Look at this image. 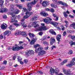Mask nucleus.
I'll list each match as a JSON object with an SVG mask.
<instances>
[{
    "label": "nucleus",
    "mask_w": 75,
    "mask_h": 75,
    "mask_svg": "<svg viewBox=\"0 0 75 75\" xmlns=\"http://www.w3.org/2000/svg\"><path fill=\"white\" fill-rule=\"evenodd\" d=\"M67 14H69L70 13L68 11H67L66 12H64L63 13V14H64V16L65 17H68V15L67 14Z\"/></svg>",
    "instance_id": "nucleus-21"
},
{
    "label": "nucleus",
    "mask_w": 75,
    "mask_h": 75,
    "mask_svg": "<svg viewBox=\"0 0 75 75\" xmlns=\"http://www.w3.org/2000/svg\"><path fill=\"white\" fill-rule=\"evenodd\" d=\"M3 3H4V1L0 0V5L1 6H2L3 4Z\"/></svg>",
    "instance_id": "nucleus-37"
},
{
    "label": "nucleus",
    "mask_w": 75,
    "mask_h": 75,
    "mask_svg": "<svg viewBox=\"0 0 75 75\" xmlns=\"http://www.w3.org/2000/svg\"><path fill=\"white\" fill-rule=\"evenodd\" d=\"M72 50H70L69 52H68V54H69V55H71V54H72Z\"/></svg>",
    "instance_id": "nucleus-38"
},
{
    "label": "nucleus",
    "mask_w": 75,
    "mask_h": 75,
    "mask_svg": "<svg viewBox=\"0 0 75 75\" xmlns=\"http://www.w3.org/2000/svg\"><path fill=\"white\" fill-rule=\"evenodd\" d=\"M43 20L45 23H46L47 24H52L54 25V27H57V25H58L57 22L51 21H52V18L50 17H47L46 18H45L43 19Z\"/></svg>",
    "instance_id": "nucleus-2"
},
{
    "label": "nucleus",
    "mask_w": 75,
    "mask_h": 75,
    "mask_svg": "<svg viewBox=\"0 0 75 75\" xmlns=\"http://www.w3.org/2000/svg\"><path fill=\"white\" fill-rule=\"evenodd\" d=\"M3 38V35H0V39L1 40Z\"/></svg>",
    "instance_id": "nucleus-52"
},
{
    "label": "nucleus",
    "mask_w": 75,
    "mask_h": 75,
    "mask_svg": "<svg viewBox=\"0 0 75 75\" xmlns=\"http://www.w3.org/2000/svg\"><path fill=\"white\" fill-rule=\"evenodd\" d=\"M7 26L6 23H3L1 25V29H6V28H7Z\"/></svg>",
    "instance_id": "nucleus-15"
},
{
    "label": "nucleus",
    "mask_w": 75,
    "mask_h": 75,
    "mask_svg": "<svg viewBox=\"0 0 75 75\" xmlns=\"http://www.w3.org/2000/svg\"><path fill=\"white\" fill-rule=\"evenodd\" d=\"M24 19H22L21 20V24H22V25L23 26V27L25 28L26 27H27V25L26 24H25V22H24Z\"/></svg>",
    "instance_id": "nucleus-14"
},
{
    "label": "nucleus",
    "mask_w": 75,
    "mask_h": 75,
    "mask_svg": "<svg viewBox=\"0 0 75 75\" xmlns=\"http://www.w3.org/2000/svg\"><path fill=\"white\" fill-rule=\"evenodd\" d=\"M61 27L62 28V30L63 31H64V30H65V27H64L63 25H61Z\"/></svg>",
    "instance_id": "nucleus-41"
},
{
    "label": "nucleus",
    "mask_w": 75,
    "mask_h": 75,
    "mask_svg": "<svg viewBox=\"0 0 75 75\" xmlns=\"http://www.w3.org/2000/svg\"><path fill=\"white\" fill-rule=\"evenodd\" d=\"M25 14L26 15L23 17V18L24 19L28 18L31 15H33V12L31 11L29 12L28 11L25 13Z\"/></svg>",
    "instance_id": "nucleus-6"
},
{
    "label": "nucleus",
    "mask_w": 75,
    "mask_h": 75,
    "mask_svg": "<svg viewBox=\"0 0 75 75\" xmlns=\"http://www.w3.org/2000/svg\"><path fill=\"white\" fill-rule=\"evenodd\" d=\"M4 64L6 65V64H7V61H4Z\"/></svg>",
    "instance_id": "nucleus-54"
},
{
    "label": "nucleus",
    "mask_w": 75,
    "mask_h": 75,
    "mask_svg": "<svg viewBox=\"0 0 75 75\" xmlns=\"http://www.w3.org/2000/svg\"><path fill=\"white\" fill-rule=\"evenodd\" d=\"M11 31H9V30H6L4 33V35H7L8 36L10 34H11Z\"/></svg>",
    "instance_id": "nucleus-16"
},
{
    "label": "nucleus",
    "mask_w": 75,
    "mask_h": 75,
    "mask_svg": "<svg viewBox=\"0 0 75 75\" xmlns=\"http://www.w3.org/2000/svg\"><path fill=\"white\" fill-rule=\"evenodd\" d=\"M50 33H51L53 35H56V34L55 32L53 30H50Z\"/></svg>",
    "instance_id": "nucleus-28"
},
{
    "label": "nucleus",
    "mask_w": 75,
    "mask_h": 75,
    "mask_svg": "<svg viewBox=\"0 0 75 75\" xmlns=\"http://www.w3.org/2000/svg\"><path fill=\"white\" fill-rule=\"evenodd\" d=\"M8 28L10 30H11V31H13V30H15V28H13V26L11 25Z\"/></svg>",
    "instance_id": "nucleus-33"
},
{
    "label": "nucleus",
    "mask_w": 75,
    "mask_h": 75,
    "mask_svg": "<svg viewBox=\"0 0 75 75\" xmlns=\"http://www.w3.org/2000/svg\"><path fill=\"white\" fill-rule=\"evenodd\" d=\"M43 44H44V45H48V42L46 41L44 42Z\"/></svg>",
    "instance_id": "nucleus-39"
},
{
    "label": "nucleus",
    "mask_w": 75,
    "mask_h": 75,
    "mask_svg": "<svg viewBox=\"0 0 75 75\" xmlns=\"http://www.w3.org/2000/svg\"><path fill=\"white\" fill-rule=\"evenodd\" d=\"M3 17L4 18H7V16L5 15H3Z\"/></svg>",
    "instance_id": "nucleus-51"
},
{
    "label": "nucleus",
    "mask_w": 75,
    "mask_h": 75,
    "mask_svg": "<svg viewBox=\"0 0 75 75\" xmlns=\"http://www.w3.org/2000/svg\"><path fill=\"white\" fill-rule=\"evenodd\" d=\"M72 60L73 61H75V57L73 58L72 59Z\"/></svg>",
    "instance_id": "nucleus-64"
},
{
    "label": "nucleus",
    "mask_w": 75,
    "mask_h": 75,
    "mask_svg": "<svg viewBox=\"0 0 75 75\" xmlns=\"http://www.w3.org/2000/svg\"><path fill=\"white\" fill-rule=\"evenodd\" d=\"M40 15H41V16H44V17H46V16H47L48 15V14L47 13L43 12H42L40 13Z\"/></svg>",
    "instance_id": "nucleus-22"
},
{
    "label": "nucleus",
    "mask_w": 75,
    "mask_h": 75,
    "mask_svg": "<svg viewBox=\"0 0 75 75\" xmlns=\"http://www.w3.org/2000/svg\"><path fill=\"white\" fill-rule=\"evenodd\" d=\"M23 11H27V10L25 8H23Z\"/></svg>",
    "instance_id": "nucleus-48"
},
{
    "label": "nucleus",
    "mask_w": 75,
    "mask_h": 75,
    "mask_svg": "<svg viewBox=\"0 0 75 75\" xmlns=\"http://www.w3.org/2000/svg\"><path fill=\"white\" fill-rule=\"evenodd\" d=\"M51 6L53 8H56L57 7V4H51Z\"/></svg>",
    "instance_id": "nucleus-30"
},
{
    "label": "nucleus",
    "mask_w": 75,
    "mask_h": 75,
    "mask_svg": "<svg viewBox=\"0 0 75 75\" xmlns=\"http://www.w3.org/2000/svg\"><path fill=\"white\" fill-rule=\"evenodd\" d=\"M69 17H70V18H74V17L71 15H69Z\"/></svg>",
    "instance_id": "nucleus-57"
},
{
    "label": "nucleus",
    "mask_w": 75,
    "mask_h": 75,
    "mask_svg": "<svg viewBox=\"0 0 75 75\" xmlns=\"http://www.w3.org/2000/svg\"><path fill=\"white\" fill-rule=\"evenodd\" d=\"M64 62L63 61L61 63V65H64Z\"/></svg>",
    "instance_id": "nucleus-63"
},
{
    "label": "nucleus",
    "mask_w": 75,
    "mask_h": 75,
    "mask_svg": "<svg viewBox=\"0 0 75 75\" xmlns=\"http://www.w3.org/2000/svg\"><path fill=\"white\" fill-rule=\"evenodd\" d=\"M50 11L52 12V13H53L54 12V9L53 8H52L51 9H50Z\"/></svg>",
    "instance_id": "nucleus-46"
},
{
    "label": "nucleus",
    "mask_w": 75,
    "mask_h": 75,
    "mask_svg": "<svg viewBox=\"0 0 75 75\" xmlns=\"http://www.w3.org/2000/svg\"><path fill=\"white\" fill-rule=\"evenodd\" d=\"M56 47L55 45H53L52 46V50L53 49H54V48H56Z\"/></svg>",
    "instance_id": "nucleus-49"
},
{
    "label": "nucleus",
    "mask_w": 75,
    "mask_h": 75,
    "mask_svg": "<svg viewBox=\"0 0 75 75\" xmlns=\"http://www.w3.org/2000/svg\"><path fill=\"white\" fill-rule=\"evenodd\" d=\"M8 11V9L6 8H1H1L0 9V13H3V12H6L7 11Z\"/></svg>",
    "instance_id": "nucleus-17"
},
{
    "label": "nucleus",
    "mask_w": 75,
    "mask_h": 75,
    "mask_svg": "<svg viewBox=\"0 0 75 75\" xmlns=\"http://www.w3.org/2000/svg\"><path fill=\"white\" fill-rule=\"evenodd\" d=\"M19 43L20 44H23V42L21 41H20L19 42Z\"/></svg>",
    "instance_id": "nucleus-62"
},
{
    "label": "nucleus",
    "mask_w": 75,
    "mask_h": 75,
    "mask_svg": "<svg viewBox=\"0 0 75 75\" xmlns=\"http://www.w3.org/2000/svg\"><path fill=\"white\" fill-rule=\"evenodd\" d=\"M37 38L35 37V38H33L31 41L30 42V44L31 45H33L36 41H37Z\"/></svg>",
    "instance_id": "nucleus-12"
},
{
    "label": "nucleus",
    "mask_w": 75,
    "mask_h": 75,
    "mask_svg": "<svg viewBox=\"0 0 75 75\" xmlns=\"http://www.w3.org/2000/svg\"><path fill=\"white\" fill-rule=\"evenodd\" d=\"M70 44L71 46V47H72V45H75V42H74L73 41H71L70 42Z\"/></svg>",
    "instance_id": "nucleus-31"
},
{
    "label": "nucleus",
    "mask_w": 75,
    "mask_h": 75,
    "mask_svg": "<svg viewBox=\"0 0 75 75\" xmlns=\"http://www.w3.org/2000/svg\"><path fill=\"white\" fill-rule=\"evenodd\" d=\"M67 61H68V60L66 59L63 61L64 62V64H65V63H67Z\"/></svg>",
    "instance_id": "nucleus-55"
},
{
    "label": "nucleus",
    "mask_w": 75,
    "mask_h": 75,
    "mask_svg": "<svg viewBox=\"0 0 75 75\" xmlns=\"http://www.w3.org/2000/svg\"><path fill=\"white\" fill-rule=\"evenodd\" d=\"M71 39L73 41L75 40V36H73L71 37Z\"/></svg>",
    "instance_id": "nucleus-42"
},
{
    "label": "nucleus",
    "mask_w": 75,
    "mask_h": 75,
    "mask_svg": "<svg viewBox=\"0 0 75 75\" xmlns=\"http://www.w3.org/2000/svg\"><path fill=\"white\" fill-rule=\"evenodd\" d=\"M42 34H43V33L42 32H40L39 33V35H42Z\"/></svg>",
    "instance_id": "nucleus-53"
},
{
    "label": "nucleus",
    "mask_w": 75,
    "mask_h": 75,
    "mask_svg": "<svg viewBox=\"0 0 75 75\" xmlns=\"http://www.w3.org/2000/svg\"><path fill=\"white\" fill-rule=\"evenodd\" d=\"M61 35H58L57 37V41H58V44H59L60 41H61L60 39H61Z\"/></svg>",
    "instance_id": "nucleus-18"
},
{
    "label": "nucleus",
    "mask_w": 75,
    "mask_h": 75,
    "mask_svg": "<svg viewBox=\"0 0 75 75\" xmlns=\"http://www.w3.org/2000/svg\"><path fill=\"white\" fill-rule=\"evenodd\" d=\"M11 49L13 51H19V50H20L24 49V47L23 46L19 47L16 45V46L15 47L13 46L11 48Z\"/></svg>",
    "instance_id": "nucleus-5"
},
{
    "label": "nucleus",
    "mask_w": 75,
    "mask_h": 75,
    "mask_svg": "<svg viewBox=\"0 0 75 75\" xmlns=\"http://www.w3.org/2000/svg\"><path fill=\"white\" fill-rule=\"evenodd\" d=\"M12 19L11 21V23H18V21L15 20L16 18H14L13 17V16H12Z\"/></svg>",
    "instance_id": "nucleus-23"
},
{
    "label": "nucleus",
    "mask_w": 75,
    "mask_h": 75,
    "mask_svg": "<svg viewBox=\"0 0 75 75\" xmlns=\"http://www.w3.org/2000/svg\"><path fill=\"white\" fill-rule=\"evenodd\" d=\"M55 17H56V18L55 19H54V20L56 21H58V18H59V17L57 16Z\"/></svg>",
    "instance_id": "nucleus-44"
},
{
    "label": "nucleus",
    "mask_w": 75,
    "mask_h": 75,
    "mask_svg": "<svg viewBox=\"0 0 75 75\" xmlns=\"http://www.w3.org/2000/svg\"><path fill=\"white\" fill-rule=\"evenodd\" d=\"M55 71V70L53 68H51L50 70V74H54V72Z\"/></svg>",
    "instance_id": "nucleus-32"
},
{
    "label": "nucleus",
    "mask_w": 75,
    "mask_h": 75,
    "mask_svg": "<svg viewBox=\"0 0 75 75\" xmlns=\"http://www.w3.org/2000/svg\"><path fill=\"white\" fill-rule=\"evenodd\" d=\"M16 59V56H14L13 57V60H15V59Z\"/></svg>",
    "instance_id": "nucleus-61"
},
{
    "label": "nucleus",
    "mask_w": 75,
    "mask_h": 75,
    "mask_svg": "<svg viewBox=\"0 0 75 75\" xmlns=\"http://www.w3.org/2000/svg\"><path fill=\"white\" fill-rule=\"evenodd\" d=\"M13 24L14 25H15V26H16V27H18V26H19V25H20L19 24L17 23H14Z\"/></svg>",
    "instance_id": "nucleus-47"
},
{
    "label": "nucleus",
    "mask_w": 75,
    "mask_h": 75,
    "mask_svg": "<svg viewBox=\"0 0 75 75\" xmlns=\"http://www.w3.org/2000/svg\"><path fill=\"white\" fill-rule=\"evenodd\" d=\"M67 31V33H69V34H71V33H72V30H68Z\"/></svg>",
    "instance_id": "nucleus-40"
},
{
    "label": "nucleus",
    "mask_w": 75,
    "mask_h": 75,
    "mask_svg": "<svg viewBox=\"0 0 75 75\" xmlns=\"http://www.w3.org/2000/svg\"><path fill=\"white\" fill-rule=\"evenodd\" d=\"M34 54V51L30 50L29 51H26L25 52V55L27 56H29L30 54Z\"/></svg>",
    "instance_id": "nucleus-10"
},
{
    "label": "nucleus",
    "mask_w": 75,
    "mask_h": 75,
    "mask_svg": "<svg viewBox=\"0 0 75 75\" xmlns=\"http://www.w3.org/2000/svg\"><path fill=\"white\" fill-rule=\"evenodd\" d=\"M39 47H40V45L39 44H36L34 45V47L35 48H36Z\"/></svg>",
    "instance_id": "nucleus-35"
},
{
    "label": "nucleus",
    "mask_w": 75,
    "mask_h": 75,
    "mask_svg": "<svg viewBox=\"0 0 75 75\" xmlns=\"http://www.w3.org/2000/svg\"><path fill=\"white\" fill-rule=\"evenodd\" d=\"M41 25L42 26L41 27H38L37 28L36 30V31H42V30H44L45 31L47 30V28L45 26V24L44 23H41Z\"/></svg>",
    "instance_id": "nucleus-4"
},
{
    "label": "nucleus",
    "mask_w": 75,
    "mask_h": 75,
    "mask_svg": "<svg viewBox=\"0 0 75 75\" xmlns=\"http://www.w3.org/2000/svg\"><path fill=\"white\" fill-rule=\"evenodd\" d=\"M26 38L28 40L29 42H30V39H29L28 37H26Z\"/></svg>",
    "instance_id": "nucleus-59"
},
{
    "label": "nucleus",
    "mask_w": 75,
    "mask_h": 75,
    "mask_svg": "<svg viewBox=\"0 0 75 75\" xmlns=\"http://www.w3.org/2000/svg\"><path fill=\"white\" fill-rule=\"evenodd\" d=\"M20 35H23V37H26L27 36V34L25 33V32H21V33H20Z\"/></svg>",
    "instance_id": "nucleus-25"
},
{
    "label": "nucleus",
    "mask_w": 75,
    "mask_h": 75,
    "mask_svg": "<svg viewBox=\"0 0 75 75\" xmlns=\"http://www.w3.org/2000/svg\"><path fill=\"white\" fill-rule=\"evenodd\" d=\"M24 62L25 63V64H27V62H28V60L27 59H25L24 60Z\"/></svg>",
    "instance_id": "nucleus-45"
},
{
    "label": "nucleus",
    "mask_w": 75,
    "mask_h": 75,
    "mask_svg": "<svg viewBox=\"0 0 75 75\" xmlns=\"http://www.w3.org/2000/svg\"><path fill=\"white\" fill-rule=\"evenodd\" d=\"M45 10H46V11H50V9L48 8H46Z\"/></svg>",
    "instance_id": "nucleus-56"
},
{
    "label": "nucleus",
    "mask_w": 75,
    "mask_h": 75,
    "mask_svg": "<svg viewBox=\"0 0 75 75\" xmlns=\"http://www.w3.org/2000/svg\"><path fill=\"white\" fill-rule=\"evenodd\" d=\"M37 22L35 21L33 22H31L30 24H29L28 26V27L29 28H30L32 26H33L34 25V27L35 28H36L37 27H39V25L38 24H37Z\"/></svg>",
    "instance_id": "nucleus-7"
},
{
    "label": "nucleus",
    "mask_w": 75,
    "mask_h": 75,
    "mask_svg": "<svg viewBox=\"0 0 75 75\" xmlns=\"http://www.w3.org/2000/svg\"><path fill=\"white\" fill-rule=\"evenodd\" d=\"M17 18L18 19H20V18H21L20 16L19 15H18Z\"/></svg>",
    "instance_id": "nucleus-60"
},
{
    "label": "nucleus",
    "mask_w": 75,
    "mask_h": 75,
    "mask_svg": "<svg viewBox=\"0 0 75 75\" xmlns=\"http://www.w3.org/2000/svg\"><path fill=\"white\" fill-rule=\"evenodd\" d=\"M55 42V40L53 37L51 38H50V44L52 45L53 43Z\"/></svg>",
    "instance_id": "nucleus-19"
},
{
    "label": "nucleus",
    "mask_w": 75,
    "mask_h": 75,
    "mask_svg": "<svg viewBox=\"0 0 75 75\" xmlns=\"http://www.w3.org/2000/svg\"><path fill=\"white\" fill-rule=\"evenodd\" d=\"M38 18V17L36 16V15H35V16H33V18L31 19L32 21H35L37 20Z\"/></svg>",
    "instance_id": "nucleus-24"
},
{
    "label": "nucleus",
    "mask_w": 75,
    "mask_h": 75,
    "mask_svg": "<svg viewBox=\"0 0 75 75\" xmlns=\"http://www.w3.org/2000/svg\"><path fill=\"white\" fill-rule=\"evenodd\" d=\"M42 50H43V47H39L35 49V52L37 53L38 52V55L39 56L43 55L44 54H46V52Z\"/></svg>",
    "instance_id": "nucleus-3"
},
{
    "label": "nucleus",
    "mask_w": 75,
    "mask_h": 75,
    "mask_svg": "<svg viewBox=\"0 0 75 75\" xmlns=\"http://www.w3.org/2000/svg\"><path fill=\"white\" fill-rule=\"evenodd\" d=\"M22 60V58H21L20 57H18V62H20V64L21 65H23L24 64V62L21 61Z\"/></svg>",
    "instance_id": "nucleus-20"
},
{
    "label": "nucleus",
    "mask_w": 75,
    "mask_h": 75,
    "mask_svg": "<svg viewBox=\"0 0 75 75\" xmlns=\"http://www.w3.org/2000/svg\"><path fill=\"white\" fill-rule=\"evenodd\" d=\"M16 6L18 7L19 9H22L23 6L21 4H16Z\"/></svg>",
    "instance_id": "nucleus-27"
},
{
    "label": "nucleus",
    "mask_w": 75,
    "mask_h": 75,
    "mask_svg": "<svg viewBox=\"0 0 75 75\" xmlns=\"http://www.w3.org/2000/svg\"><path fill=\"white\" fill-rule=\"evenodd\" d=\"M10 7L11 8L10 10L9 11L8 14L11 15L13 18H14L15 19L16 18V16L14 15V14H18L20 12V11L18 9H14L13 8V6H11V5H10Z\"/></svg>",
    "instance_id": "nucleus-1"
},
{
    "label": "nucleus",
    "mask_w": 75,
    "mask_h": 75,
    "mask_svg": "<svg viewBox=\"0 0 75 75\" xmlns=\"http://www.w3.org/2000/svg\"><path fill=\"white\" fill-rule=\"evenodd\" d=\"M64 23H66L65 26L66 27H68V25L69 24V23L67 21H64Z\"/></svg>",
    "instance_id": "nucleus-36"
},
{
    "label": "nucleus",
    "mask_w": 75,
    "mask_h": 75,
    "mask_svg": "<svg viewBox=\"0 0 75 75\" xmlns=\"http://www.w3.org/2000/svg\"><path fill=\"white\" fill-rule=\"evenodd\" d=\"M67 34V32L66 31H64L63 34V36H65Z\"/></svg>",
    "instance_id": "nucleus-43"
},
{
    "label": "nucleus",
    "mask_w": 75,
    "mask_h": 75,
    "mask_svg": "<svg viewBox=\"0 0 75 75\" xmlns=\"http://www.w3.org/2000/svg\"><path fill=\"white\" fill-rule=\"evenodd\" d=\"M75 64V62L74 61L72 60L70 62V64H68L66 65L67 67H73L74 65Z\"/></svg>",
    "instance_id": "nucleus-11"
},
{
    "label": "nucleus",
    "mask_w": 75,
    "mask_h": 75,
    "mask_svg": "<svg viewBox=\"0 0 75 75\" xmlns=\"http://www.w3.org/2000/svg\"><path fill=\"white\" fill-rule=\"evenodd\" d=\"M37 73H38V74H43L42 72L41 71H38L37 72Z\"/></svg>",
    "instance_id": "nucleus-50"
},
{
    "label": "nucleus",
    "mask_w": 75,
    "mask_h": 75,
    "mask_svg": "<svg viewBox=\"0 0 75 75\" xmlns=\"http://www.w3.org/2000/svg\"><path fill=\"white\" fill-rule=\"evenodd\" d=\"M55 2L56 3H59V4H61L62 5H63L64 7H63V6L62 7V8L63 9H64L65 7H67V6H68L67 4L66 3H65L64 2H63L61 1H58L57 0H55Z\"/></svg>",
    "instance_id": "nucleus-9"
},
{
    "label": "nucleus",
    "mask_w": 75,
    "mask_h": 75,
    "mask_svg": "<svg viewBox=\"0 0 75 75\" xmlns=\"http://www.w3.org/2000/svg\"><path fill=\"white\" fill-rule=\"evenodd\" d=\"M20 33H21V31H18L15 33V35H20Z\"/></svg>",
    "instance_id": "nucleus-34"
},
{
    "label": "nucleus",
    "mask_w": 75,
    "mask_h": 75,
    "mask_svg": "<svg viewBox=\"0 0 75 75\" xmlns=\"http://www.w3.org/2000/svg\"><path fill=\"white\" fill-rule=\"evenodd\" d=\"M29 37L30 38H34V34L33 33H29Z\"/></svg>",
    "instance_id": "nucleus-29"
},
{
    "label": "nucleus",
    "mask_w": 75,
    "mask_h": 75,
    "mask_svg": "<svg viewBox=\"0 0 75 75\" xmlns=\"http://www.w3.org/2000/svg\"><path fill=\"white\" fill-rule=\"evenodd\" d=\"M62 70L65 74L66 75H74V73H69L71 72V70L70 69H68L67 70L65 69L64 68H63L62 69Z\"/></svg>",
    "instance_id": "nucleus-8"
},
{
    "label": "nucleus",
    "mask_w": 75,
    "mask_h": 75,
    "mask_svg": "<svg viewBox=\"0 0 75 75\" xmlns=\"http://www.w3.org/2000/svg\"><path fill=\"white\" fill-rule=\"evenodd\" d=\"M48 4H49V2L48 1H44L42 3V6L43 7H47L48 5Z\"/></svg>",
    "instance_id": "nucleus-13"
},
{
    "label": "nucleus",
    "mask_w": 75,
    "mask_h": 75,
    "mask_svg": "<svg viewBox=\"0 0 75 75\" xmlns=\"http://www.w3.org/2000/svg\"><path fill=\"white\" fill-rule=\"evenodd\" d=\"M59 72V70L58 69V68H56L55 71H54V72L56 75H57V74H58V73Z\"/></svg>",
    "instance_id": "nucleus-26"
},
{
    "label": "nucleus",
    "mask_w": 75,
    "mask_h": 75,
    "mask_svg": "<svg viewBox=\"0 0 75 75\" xmlns=\"http://www.w3.org/2000/svg\"><path fill=\"white\" fill-rule=\"evenodd\" d=\"M53 16L54 17H57V15H56L54 13H53Z\"/></svg>",
    "instance_id": "nucleus-58"
}]
</instances>
